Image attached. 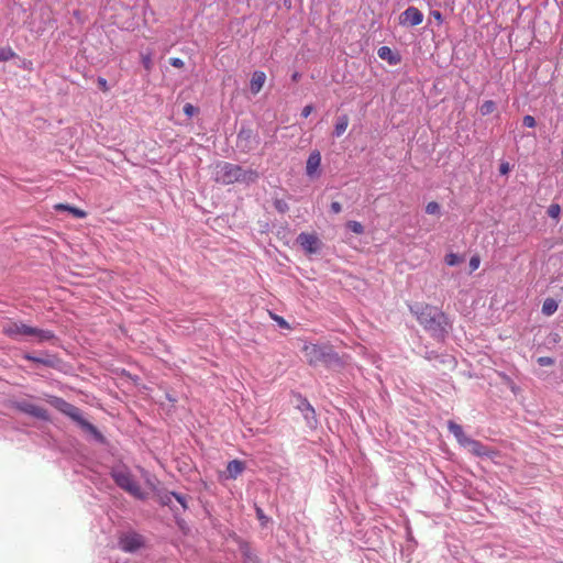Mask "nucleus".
Here are the masks:
<instances>
[{"label": "nucleus", "instance_id": "13", "mask_svg": "<svg viewBox=\"0 0 563 563\" xmlns=\"http://www.w3.org/2000/svg\"><path fill=\"white\" fill-rule=\"evenodd\" d=\"M380 59L388 62L389 65H397L400 63V54L388 46H380L377 51Z\"/></svg>", "mask_w": 563, "mask_h": 563}, {"label": "nucleus", "instance_id": "36", "mask_svg": "<svg viewBox=\"0 0 563 563\" xmlns=\"http://www.w3.org/2000/svg\"><path fill=\"white\" fill-rule=\"evenodd\" d=\"M256 514H257V518H258V520L261 521V525H262L263 527H265V526L268 523V521H269L268 517H266V516L264 515V512L262 511V509H261V508H258V507H256Z\"/></svg>", "mask_w": 563, "mask_h": 563}, {"label": "nucleus", "instance_id": "20", "mask_svg": "<svg viewBox=\"0 0 563 563\" xmlns=\"http://www.w3.org/2000/svg\"><path fill=\"white\" fill-rule=\"evenodd\" d=\"M265 82V73H255V76L251 81V90L254 93H257Z\"/></svg>", "mask_w": 563, "mask_h": 563}, {"label": "nucleus", "instance_id": "38", "mask_svg": "<svg viewBox=\"0 0 563 563\" xmlns=\"http://www.w3.org/2000/svg\"><path fill=\"white\" fill-rule=\"evenodd\" d=\"M142 64H143L144 68H146V69H151L152 67L155 66L153 64V62H152L151 55H143L142 56Z\"/></svg>", "mask_w": 563, "mask_h": 563}, {"label": "nucleus", "instance_id": "6", "mask_svg": "<svg viewBox=\"0 0 563 563\" xmlns=\"http://www.w3.org/2000/svg\"><path fill=\"white\" fill-rule=\"evenodd\" d=\"M244 177V170L234 164L222 162L217 164L214 179L217 183L229 185L241 180Z\"/></svg>", "mask_w": 563, "mask_h": 563}, {"label": "nucleus", "instance_id": "15", "mask_svg": "<svg viewBox=\"0 0 563 563\" xmlns=\"http://www.w3.org/2000/svg\"><path fill=\"white\" fill-rule=\"evenodd\" d=\"M244 468V462L239 460L230 461L227 466L225 478H236L243 473Z\"/></svg>", "mask_w": 563, "mask_h": 563}, {"label": "nucleus", "instance_id": "35", "mask_svg": "<svg viewBox=\"0 0 563 563\" xmlns=\"http://www.w3.org/2000/svg\"><path fill=\"white\" fill-rule=\"evenodd\" d=\"M479 264H481V258L478 255H474L471 257L470 260V268H471V272H474L476 271L478 267H479Z\"/></svg>", "mask_w": 563, "mask_h": 563}, {"label": "nucleus", "instance_id": "9", "mask_svg": "<svg viewBox=\"0 0 563 563\" xmlns=\"http://www.w3.org/2000/svg\"><path fill=\"white\" fill-rule=\"evenodd\" d=\"M399 24L401 26H417L423 21V13L416 7H409L400 13Z\"/></svg>", "mask_w": 563, "mask_h": 563}, {"label": "nucleus", "instance_id": "32", "mask_svg": "<svg viewBox=\"0 0 563 563\" xmlns=\"http://www.w3.org/2000/svg\"><path fill=\"white\" fill-rule=\"evenodd\" d=\"M271 317L273 318V320L283 329H287L289 330L290 329V325L289 323L280 316H277V314H273L271 313Z\"/></svg>", "mask_w": 563, "mask_h": 563}, {"label": "nucleus", "instance_id": "33", "mask_svg": "<svg viewBox=\"0 0 563 563\" xmlns=\"http://www.w3.org/2000/svg\"><path fill=\"white\" fill-rule=\"evenodd\" d=\"M537 362L540 366H552L554 364V360L550 356H540Z\"/></svg>", "mask_w": 563, "mask_h": 563}, {"label": "nucleus", "instance_id": "19", "mask_svg": "<svg viewBox=\"0 0 563 563\" xmlns=\"http://www.w3.org/2000/svg\"><path fill=\"white\" fill-rule=\"evenodd\" d=\"M349 117L346 114H343V115H340L336 120V123L334 125V135L335 136H341L347 129L349 126Z\"/></svg>", "mask_w": 563, "mask_h": 563}, {"label": "nucleus", "instance_id": "24", "mask_svg": "<svg viewBox=\"0 0 563 563\" xmlns=\"http://www.w3.org/2000/svg\"><path fill=\"white\" fill-rule=\"evenodd\" d=\"M496 109V103L492 100H487L485 101L482 106H481V113L482 115H487V114H490L495 111Z\"/></svg>", "mask_w": 563, "mask_h": 563}, {"label": "nucleus", "instance_id": "21", "mask_svg": "<svg viewBox=\"0 0 563 563\" xmlns=\"http://www.w3.org/2000/svg\"><path fill=\"white\" fill-rule=\"evenodd\" d=\"M31 336H36L40 342L51 341L55 339V334L51 330H42L38 328H34V332Z\"/></svg>", "mask_w": 563, "mask_h": 563}, {"label": "nucleus", "instance_id": "10", "mask_svg": "<svg viewBox=\"0 0 563 563\" xmlns=\"http://www.w3.org/2000/svg\"><path fill=\"white\" fill-rule=\"evenodd\" d=\"M297 242L308 254L317 253L321 246V242L314 233L302 232L298 235Z\"/></svg>", "mask_w": 563, "mask_h": 563}, {"label": "nucleus", "instance_id": "7", "mask_svg": "<svg viewBox=\"0 0 563 563\" xmlns=\"http://www.w3.org/2000/svg\"><path fill=\"white\" fill-rule=\"evenodd\" d=\"M118 547L125 553H135L145 547V538L133 530L121 532L118 538Z\"/></svg>", "mask_w": 563, "mask_h": 563}, {"label": "nucleus", "instance_id": "12", "mask_svg": "<svg viewBox=\"0 0 563 563\" xmlns=\"http://www.w3.org/2000/svg\"><path fill=\"white\" fill-rule=\"evenodd\" d=\"M321 154L318 150L312 151L306 163V174L309 178H316L320 175Z\"/></svg>", "mask_w": 563, "mask_h": 563}, {"label": "nucleus", "instance_id": "43", "mask_svg": "<svg viewBox=\"0 0 563 563\" xmlns=\"http://www.w3.org/2000/svg\"><path fill=\"white\" fill-rule=\"evenodd\" d=\"M431 14L439 23H442V14L440 11H432Z\"/></svg>", "mask_w": 563, "mask_h": 563}, {"label": "nucleus", "instance_id": "46", "mask_svg": "<svg viewBox=\"0 0 563 563\" xmlns=\"http://www.w3.org/2000/svg\"><path fill=\"white\" fill-rule=\"evenodd\" d=\"M306 408H307V410L311 411L312 413L314 412L313 408L309 404H306Z\"/></svg>", "mask_w": 563, "mask_h": 563}, {"label": "nucleus", "instance_id": "4", "mask_svg": "<svg viewBox=\"0 0 563 563\" xmlns=\"http://www.w3.org/2000/svg\"><path fill=\"white\" fill-rule=\"evenodd\" d=\"M110 476L121 489L125 490L133 497L144 500L145 494L140 485L135 482L131 471L125 465L114 466L110 471Z\"/></svg>", "mask_w": 563, "mask_h": 563}, {"label": "nucleus", "instance_id": "28", "mask_svg": "<svg viewBox=\"0 0 563 563\" xmlns=\"http://www.w3.org/2000/svg\"><path fill=\"white\" fill-rule=\"evenodd\" d=\"M273 203L275 209L280 213H286L289 210L288 203L284 199L275 198Z\"/></svg>", "mask_w": 563, "mask_h": 563}, {"label": "nucleus", "instance_id": "3", "mask_svg": "<svg viewBox=\"0 0 563 563\" xmlns=\"http://www.w3.org/2000/svg\"><path fill=\"white\" fill-rule=\"evenodd\" d=\"M302 353L308 364L311 366H317L320 364L329 366L339 362L338 354L329 344H305L302 346Z\"/></svg>", "mask_w": 563, "mask_h": 563}, {"label": "nucleus", "instance_id": "11", "mask_svg": "<svg viewBox=\"0 0 563 563\" xmlns=\"http://www.w3.org/2000/svg\"><path fill=\"white\" fill-rule=\"evenodd\" d=\"M464 448H467L468 451L476 456L494 457L497 455V451L489 449L488 446L484 445L482 442L471 439V438L466 441V443L464 444Z\"/></svg>", "mask_w": 563, "mask_h": 563}, {"label": "nucleus", "instance_id": "29", "mask_svg": "<svg viewBox=\"0 0 563 563\" xmlns=\"http://www.w3.org/2000/svg\"><path fill=\"white\" fill-rule=\"evenodd\" d=\"M441 211V207L438 202L431 201L426 206V212L428 214H437L439 216Z\"/></svg>", "mask_w": 563, "mask_h": 563}, {"label": "nucleus", "instance_id": "26", "mask_svg": "<svg viewBox=\"0 0 563 563\" xmlns=\"http://www.w3.org/2000/svg\"><path fill=\"white\" fill-rule=\"evenodd\" d=\"M174 499L180 505L183 511L188 509V499L187 495L174 492Z\"/></svg>", "mask_w": 563, "mask_h": 563}, {"label": "nucleus", "instance_id": "8", "mask_svg": "<svg viewBox=\"0 0 563 563\" xmlns=\"http://www.w3.org/2000/svg\"><path fill=\"white\" fill-rule=\"evenodd\" d=\"M34 327L26 325L22 322H8L2 327V333L13 340H20L23 336H31Z\"/></svg>", "mask_w": 563, "mask_h": 563}, {"label": "nucleus", "instance_id": "17", "mask_svg": "<svg viewBox=\"0 0 563 563\" xmlns=\"http://www.w3.org/2000/svg\"><path fill=\"white\" fill-rule=\"evenodd\" d=\"M24 358L27 361H31L33 363L45 365L48 367H54L57 362V358L54 355H49V354H45L43 356H35L32 354H26L24 356Z\"/></svg>", "mask_w": 563, "mask_h": 563}, {"label": "nucleus", "instance_id": "44", "mask_svg": "<svg viewBox=\"0 0 563 563\" xmlns=\"http://www.w3.org/2000/svg\"><path fill=\"white\" fill-rule=\"evenodd\" d=\"M244 131H245V129H244V123L242 122V123H241L240 131H239V135H238V137H239L240 140H242Z\"/></svg>", "mask_w": 563, "mask_h": 563}, {"label": "nucleus", "instance_id": "14", "mask_svg": "<svg viewBox=\"0 0 563 563\" xmlns=\"http://www.w3.org/2000/svg\"><path fill=\"white\" fill-rule=\"evenodd\" d=\"M174 499V492H165L158 495V501L162 506H167L170 508V510L174 512L175 518H177L179 514V509L173 505ZM177 525L181 528L183 527V520L176 519Z\"/></svg>", "mask_w": 563, "mask_h": 563}, {"label": "nucleus", "instance_id": "1", "mask_svg": "<svg viewBox=\"0 0 563 563\" xmlns=\"http://www.w3.org/2000/svg\"><path fill=\"white\" fill-rule=\"evenodd\" d=\"M418 322L434 336H443L448 332L449 319L444 312L428 303L409 306Z\"/></svg>", "mask_w": 563, "mask_h": 563}, {"label": "nucleus", "instance_id": "30", "mask_svg": "<svg viewBox=\"0 0 563 563\" xmlns=\"http://www.w3.org/2000/svg\"><path fill=\"white\" fill-rule=\"evenodd\" d=\"M561 212V207L558 203H552L548 208V214L552 219H559Z\"/></svg>", "mask_w": 563, "mask_h": 563}, {"label": "nucleus", "instance_id": "39", "mask_svg": "<svg viewBox=\"0 0 563 563\" xmlns=\"http://www.w3.org/2000/svg\"><path fill=\"white\" fill-rule=\"evenodd\" d=\"M98 88L102 91H108L109 87L107 80L102 77H98L97 79Z\"/></svg>", "mask_w": 563, "mask_h": 563}, {"label": "nucleus", "instance_id": "34", "mask_svg": "<svg viewBox=\"0 0 563 563\" xmlns=\"http://www.w3.org/2000/svg\"><path fill=\"white\" fill-rule=\"evenodd\" d=\"M167 64L175 68H183L185 66L184 62L177 57H170L167 59Z\"/></svg>", "mask_w": 563, "mask_h": 563}, {"label": "nucleus", "instance_id": "37", "mask_svg": "<svg viewBox=\"0 0 563 563\" xmlns=\"http://www.w3.org/2000/svg\"><path fill=\"white\" fill-rule=\"evenodd\" d=\"M523 125L527 128H534L536 126V119L532 115H525L523 117Z\"/></svg>", "mask_w": 563, "mask_h": 563}, {"label": "nucleus", "instance_id": "25", "mask_svg": "<svg viewBox=\"0 0 563 563\" xmlns=\"http://www.w3.org/2000/svg\"><path fill=\"white\" fill-rule=\"evenodd\" d=\"M444 261L449 266H455L463 262V257L455 253H449L445 255Z\"/></svg>", "mask_w": 563, "mask_h": 563}, {"label": "nucleus", "instance_id": "16", "mask_svg": "<svg viewBox=\"0 0 563 563\" xmlns=\"http://www.w3.org/2000/svg\"><path fill=\"white\" fill-rule=\"evenodd\" d=\"M16 58L19 63H15L16 67H26L25 60L16 56L10 46H0V62H7Z\"/></svg>", "mask_w": 563, "mask_h": 563}, {"label": "nucleus", "instance_id": "42", "mask_svg": "<svg viewBox=\"0 0 563 563\" xmlns=\"http://www.w3.org/2000/svg\"><path fill=\"white\" fill-rule=\"evenodd\" d=\"M330 209H331V211H332L333 213H340V212H341V210H342V206H341V203H340V202H338V201H333V202L331 203V206H330Z\"/></svg>", "mask_w": 563, "mask_h": 563}, {"label": "nucleus", "instance_id": "18", "mask_svg": "<svg viewBox=\"0 0 563 563\" xmlns=\"http://www.w3.org/2000/svg\"><path fill=\"white\" fill-rule=\"evenodd\" d=\"M448 428H449L450 432L455 437L457 442L462 446H464V444L466 443V441L470 438L465 435V433L463 431V428L460 424L455 423L454 421H449L448 422Z\"/></svg>", "mask_w": 563, "mask_h": 563}, {"label": "nucleus", "instance_id": "5", "mask_svg": "<svg viewBox=\"0 0 563 563\" xmlns=\"http://www.w3.org/2000/svg\"><path fill=\"white\" fill-rule=\"evenodd\" d=\"M5 405L9 408L14 409L19 412H22L24 415H27L32 418H35V419H38L42 421L51 420V416L44 407L32 404L25 399H9Z\"/></svg>", "mask_w": 563, "mask_h": 563}, {"label": "nucleus", "instance_id": "31", "mask_svg": "<svg viewBox=\"0 0 563 563\" xmlns=\"http://www.w3.org/2000/svg\"><path fill=\"white\" fill-rule=\"evenodd\" d=\"M183 111L188 118H191L199 112V109L191 103H186L183 108Z\"/></svg>", "mask_w": 563, "mask_h": 563}, {"label": "nucleus", "instance_id": "40", "mask_svg": "<svg viewBox=\"0 0 563 563\" xmlns=\"http://www.w3.org/2000/svg\"><path fill=\"white\" fill-rule=\"evenodd\" d=\"M313 111V106L312 104H307L306 107H303L302 111H301V115L303 118H308L311 112Z\"/></svg>", "mask_w": 563, "mask_h": 563}, {"label": "nucleus", "instance_id": "41", "mask_svg": "<svg viewBox=\"0 0 563 563\" xmlns=\"http://www.w3.org/2000/svg\"><path fill=\"white\" fill-rule=\"evenodd\" d=\"M509 170H510L509 163L504 162V163H501V164H500V166H499V173H500L501 175H506V174H508V173H509Z\"/></svg>", "mask_w": 563, "mask_h": 563}, {"label": "nucleus", "instance_id": "45", "mask_svg": "<svg viewBox=\"0 0 563 563\" xmlns=\"http://www.w3.org/2000/svg\"><path fill=\"white\" fill-rule=\"evenodd\" d=\"M299 73H294L292 80L298 81Z\"/></svg>", "mask_w": 563, "mask_h": 563}, {"label": "nucleus", "instance_id": "22", "mask_svg": "<svg viewBox=\"0 0 563 563\" xmlns=\"http://www.w3.org/2000/svg\"><path fill=\"white\" fill-rule=\"evenodd\" d=\"M558 302L553 298H547L542 305V313L545 316H552L558 310Z\"/></svg>", "mask_w": 563, "mask_h": 563}, {"label": "nucleus", "instance_id": "2", "mask_svg": "<svg viewBox=\"0 0 563 563\" xmlns=\"http://www.w3.org/2000/svg\"><path fill=\"white\" fill-rule=\"evenodd\" d=\"M47 402L55 409L69 417L78 427L87 434H89L96 442L100 444L106 443V437L98 430L96 426L90 423L82 417L81 410L75 405L66 401L62 397L48 395Z\"/></svg>", "mask_w": 563, "mask_h": 563}, {"label": "nucleus", "instance_id": "27", "mask_svg": "<svg viewBox=\"0 0 563 563\" xmlns=\"http://www.w3.org/2000/svg\"><path fill=\"white\" fill-rule=\"evenodd\" d=\"M346 227L355 234H363L364 233V227L358 221H347Z\"/></svg>", "mask_w": 563, "mask_h": 563}, {"label": "nucleus", "instance_id": "23", "mask_svg": "<svg viewBox=\"0 0 563 563\" xmlns=\"http://www.w3.org/2000/svg\"><path fill=\"white\" fill-rule=\"evenodd\" d=\"M55 209L56 210H67L78 219H82L87 216L86 211H84L79 208H76V207L68 206V205L59 203V205H56Z\"/></svg>", "mask_w": 563, "mask_h": 563}]
</instances>
